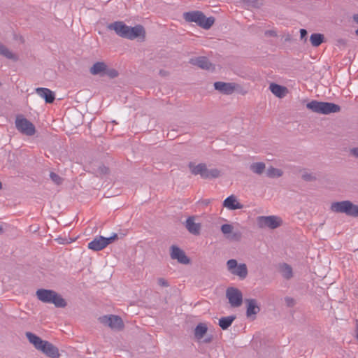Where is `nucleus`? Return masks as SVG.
I'll return each mask as SVG.
<instances>
[{"label": "nucleus", "instance_id": "412c9836", "mask_svg": "<svg viewBox=\"0 0 358 358\" xmlns=\"http://www.w3.org/2000/svg\"><path fill=\"white\" fill-rule=\"evenodd\" d=\"M106 247L104 237L102 236H96L88 243V248L93 251H100Z\"/></svg>", "mask_w": 358, "mask_h": 358}, {"label": "nucleus", "instance_id": "393cba45", "mask_svg": "<svg viewBox=\"0 0 358 358\" xmlns=\"http://www.w3.org/2000/svg\"><path fill=\"white\" fill-rule=\"evenodd\" d=\"M236 317L235 315L221 317L219 320V326L222 328V329L226 330L231 325Z\"/></svg>", "mask_w": 358, "mask_h": 358}, {"label": "nucleus", "instance_id": "39448f33", "mask_svg": "<svg viewBox=\"0 0 358 358\" xmlns=\"http://www.w3.org/2000/svg\"><path fill=\"white\" fill-rule=\"evenodd\" d=\"M306 108L314 113L324 115L336 113L341 111L340 106L336 103L318 101L317 100H313L308 103Z\"/></svg>", "mask_w": 358, "mask_h": 358}, {"label": "nucleus", "instance_id": "a18cd8bd", "mask_svg": "<svg viewBox=\"0 0 358 358\" xmlns=\"http://www.w3.org/2000/svg\"><path fill=\"white\" fill-rule=\"evenodd\" d=\"M211 341H212V337L210 336V337H208V338H205L204 342L206 343H209L211 342Z\"/></svg>", "mask_w": 358, "mask_h": 358}, {"label": "nucleus", "instance_id": "bb28decb", "mask_svg": "<svg viewBox=\"0 0 358 358\" xmlns=\"http://www.w3.org/2000/svg\"><path fill=\"white\" fill-rule=\"evenodd\" d=\"M208 331V327L204 323H199L194 329V336L196 339L200 340L203 338Z\"/></svg>", "mask_w": 358, "mask_h": 358}, {"label": "nucleus", "instance_id": "0eeeda50", "mask_svg": "<svg viewBox=\"0 0 358 358\" xmlns=\"http://www.w3.org/2000/svg\"><path fill=\"white\" fill-rule=\"evenodd\" d=\"M90 73L93 76H107L109 78L113 79L119 76L118 71L112 68H108L103 62H96L90 69Z\"/></svg>", "mask_w": 358, "mask_h": 358}, {"label": "nucleus", "instance_id": "20e7f679", "mask_svg": "<svg viewBox=\"0 0 358 358\" xmlns=\"http://www.w3.org/2000/svg\"><path fill=\"white\" fill-rule=\"evenodd\" d=\"M183 18L187 22H195L198 26L204 29H209L215 22L214 17H206L199 10L185 12L183 13Z\"/></svg>", "mask_w": 358, "mask_h": 358}, {"label": "nucleus", "instance_id": "cd10ccee", "mask_svg": "<svg viewBox=\"0 0 358 358\" xmlns=\"http://www.w3.org/2000/svg\"><path fill=\"white\" fill-rule=\"evenodd\" d=\"M310 41L313 47H318L324 41V36L319 33L312 34L310 36Z\"/></svg>", "mask_w": 358, "mask_h": 358}, {"label": "nucleus", "instance_id": "37998d69", "mask_svg": "<svg viewBox=\"0 0 358 358\" xmlns=\"http://www.w3.org/2000/svg\"><path fill=\"white\" fill-rule=\"evenodd\" d=\"M356 338L358 340V320H356Z\"/></svg>", "mask_w": 358, "mask_h": 358}, {"label": "nucleus", "instance_id": "c03bdc74", "mask_svg": "<svg viewBox=\"0 0 358 358\" xmlns=\"http://www.w3.org/2000/svg\"><path fill=\"white\" fill-rule=\"evenodd\" d=\"M354 21L358 24V14H355L352 17Z\"/></svg>", "mask_w": 358, "mask_h": 358}, {"label": "nucleus", "instance_id": "72a5a7b5", "mask_svg": "<svg viewBox=\"0 0 358 358\" xmlns=\"http://www.w3.org/2000/svg\"><path fill=\"white\" fill-rule=\"evenodd\" d=\"M227 238L231 241H239L241 239V232H233L229 234Z\"/></svg>", "mask_w": 358, "mask_h": 358}, {"label": "nucleus", "instance_id": "f8f14e48", "mask_svg": "<svg viewBox=\"0 0 358 358\" xmlns=\"http://www.w3.org/2000/svg\"><path fill=\"white\" fill-rule=\"evenodd\" d=\"M15 127L20 132L27 136H33L36 132L34 125L24 117H17Z\"/></svg>", "mask_w": 358, "mask_h": 358}, {"label": "nucleus", "instance_id": "49530a36", "mask_svg": "<svg viewBox=\"0 0 358 358\" xmlns=\"http://www.w3.org/2000/svg\"><path fill=\"white\" fill-rule=\"evenodd\" d=\"M338 43L341 44V45H345L346 42H345V39H339L338 41Z\"/></svg>", "mask_w": 358, "mask_h": 358}, {"label": "nucleus", "instance_id": "7c9ffc66", "mask_svg": "<svg viewBox=\"0 0 358 358\" xmlns=\"http://www.w3.org/2000/svg\"><path fill=\"white\" fill-rule=\"evenodd\" d=\"M282 173L283 172L282 170L275 168L273 166H270L266 170V176L271 178L281 177L282 176Z\"/></svg>", "mask_w": 358, "mask_h": 358}, {"label": "nucleus", "instance_id": "1a4fd4ad", "mask_svg": "<svg viewBox=\"0 0 358 358\" xmlns=\"http://www.w3.org/2000/svg\"><path fill=\"white\" fill-rule=\"evenodd\" d=\"M99 321L113 330L120 331L124 328L122 318L117 315H109L99 317Z\"/></svg>", "mask_w": 358, "mask_h": 358}, {"label": "nucleus", "instance_id": "9d476101", "mask_svg": "<svg viewBox=\"0 0 358 358\" xmlns=\"http://www.w3.org/2000/svg\"><path fill=\"white\" fill-rule=\"evenodd\" d=\"M257 223L261 228L266 227L275 229L282 225V220L280 217L275 215L259 216L257 217Z\"/></svg>", "mask_w": 358, "mask_h": 358}, {"label": "nucleus", "instance_id": "9b49d317", "mask_svg": "<svg viewBox=\"0 0 358 358\" xmlns=\"http://www.w3.org/2000/svg\"><path fill=\"white\" fill-rule=\"evenodd\" d=\"M226 297L231 307H240L243 303V294L240 289L234 287H229L226 290Z\"/></svg>", "mask_w": 358, "mask_h": 358}, {"label": "nucleus", "instance_id": "c85d7f7f", "mask_svg": "<svg viewBox=\"0 0 358 358\" xmlns=\"http://www.w3.org/2000/svg\"><path fill=\"white\" fill-rule=\"evenodd\" d=\"M0 55L3 57L16 61L17 57L10 51L3 44L0 43Z\"/></svg>", "mask_w": 358, "mask_h": 358}, {"label": "nucleus", "instance_id": "09e8293b", "mask_svg": "<svg viewBox=\"0 0 358 358\" xmlns=\"http://www.w3.org/2000/svg\"><path fill=\"white\" fill-rule=\"evenodd\" d=\"M289 40H290V36L287 35V36L286 38V41H289Z\"/></svg>", "mask_w": 358, "mask_h": 358}, {"label": "nucleus", "instance_id": "6ab92c4d", "mask_svg": "<svg viewBox=\"0 0 358 358\" xmlns=\"http://www.w3.org/2000/svg\"><path fill=\"white\" fill-rule=\"evenodd\" d=\"M185 227L187 231L193 235L200 234L201 224L194 222V217H189L185 222Z\"/></svg>", "mask_w": 358, "mask_h": 358}, {"label": "nucleus", "instance_id": "c756f323", "mask_svg": "<svg viewBox=\"0 0 358 358\" xmlns=\"http://www.w3.org/2000/svg\"><path fill=\"white\" fill-rule=\"evenodd\" d=\"M92 169L93 172L97 176H102L109 173V169L103 164H99L97 166H94Z\"/></svg>", "mask_w": 358, "mask_h": 358}, {"label": "nucleus", "instance_id": "5701e85b", "mask_svg": "<svg viewBox=\"0 0 358 358\" xmlns=\"http://www.w3.org/2000/svg\"><path fill=\"white\" fill-rule=\"evenodd\" d=\"M240 1L245 5L246 8H261L264 6V0H240Z\"/></svg>", "mask_w": 358, "mask_h": 358}, {"label": "nucleus", "instance_id": "a211bd4d", "mask_svg": "<svg viewBox=\"0 0 358 358\" xmlns=\"http://www.w3.org/2000/svg\"><path fill=\"white\" fill-rule=\"evenodd\" d=\"M36 92L48 103H53L55 99V93L48 88L38 87L36 89Z\"/></svg>", "mask_w": 358, "mask_h": 358}, {"label": "nucleus", "instance_id": "a19ab883", "mask_svg": "<svg viewBox=\"0 0 358 358\" xmlns=\"http://www.w3.org/2000/svg\"><path fill=\"white\" fill-rule=\"evenodd\" d=\"M264 34L266 36H271V37H276L278 36L276 31L274 30H267L265 31Z\"/></svg>", "mask_w": 358, "mask_h": 358}, {"label": "nucleus", "instance_id": "f3484780", "mask_svg": "<svg viewBox=\"0 0 358 358\" xmlns=\"http://www.w3.org/2000/svg\"><path fill=\"white\" fill-rule=\"evenodd\" d=\"M189 64L197 66L201 69L205 70H213L214 67L212 63L210 62L209 59L206 57H197L191 58L189 61Z\"/></svg>", "mask_w": 358, "mask_h": 358}, {"label": "nucleus", "instance_id": "f03ea898", "mask_svg": "<svg viewBox=\"0 0 358 358\" xmlns=\"http://www.w3.org/2000/svg\"><path fill=\"white\" fill-rule=\"evenodd\" d=\"M25 336L29 342L38 351L43 352L47 357L50 358H59L60 354L59 349L49 341H44L36 334L27 331Z\"/></svg>", "mask_w": 358, "mask_h": 358}, {"label": "nucleus", "instance_id": "2eb2a0df", "mask_svg": "<svg viewBox=\"0 0 358 358\" xmlns=\"http://www.w3.org/2000/svg\"><path fill=\"white\" fill-rule=\"evenodd\" d=\"M245 303L247 305L246 316L252 320L255 319V315L260 312V306L257 301L255 299H246Z\"/></svg>", "mask_w": 358, "mask_h": 358}, {"label": "nucleus", "instance_id": "8fccbe9b", "mask_svg": "<svg viewBox=\"0 0 358 358\" xmlns=\"http://www.w3.org/2000/svg\"><path fill=\"white\" fill-rule=\"evenodd\" d=\"M355 34L357 36H358V29L355 31Z\"/></svg>", "mask_w": 358, "mask_h": 358}, {"label": "nucleus", "instance_id": "ea45409f", "mask_svg": "<svg viewBox=\"0 0 358 358\" xmlns=\"http://www.w3.org/2000/svg\"><path fill=\"white\" fill-rule=\"evenodd\" d=\"M350 153L355 158H358V147L352 148L350 150Z\"/></svg>", "mask_w": 358, "mask_h": 358}, {"label": "nucleus", "instance_id": "4468645a", "mask_svg": "<svg viewBox=\"0 0 358 358\" xmlns=\"http://www.w3.org/2000/svg\"><path fill=\"white\" fill-rule=\"evenodd\" d=\"M170 257L172 259H176L180 264H187L190 261L185 252L175 245L170 247Z\"/></svg>", "mask_w": 358, "mask_h": 358}, {"label": "nucleus", "instance_id": "4c0bfd02", "mask_svg": "<svg viewBox=\"0 0 358 358\" xmlns=\"http://www.w3.org/2000/svg\"><path fill=\"white\" fill-rule=\"evenodd\" d=\"M285 302L287 307H293L296 304L295 300L289 296H286L285 298Z\"/></svg>", "mask_w": 358, "mask_h": 358}, {"label": "nucleus", "instance_id": "2f4dec72", "mask_svg": "<svg viewBox=\"0 0 358 358\" xmlns=\"http://www.w3.org/2000/svg\"><path fill=\"white\" fill-rule=\"evenodd\" d=\"M233 226L229 224H224L221 226V231L224 235L226 236V237L232 233L233 231Z\"/></svg>", "mask_w": 358, "mask_h": 358}, {"label": "nucleus", "instance_id": "a878e982", "mask_svg": "<svg viewBox=\"0 0 358 358\" xmlns=\"http://www.w3.org/2000/svg\"><path fill=\"white\" fill-rule=\"evenodd\" d=\"M250 170L255 174L262 175L266 170V164L264 162L252 163Z\"/></svg>", "mask_w": 358, "mask_h": 358}, {"label": "nucleus", "instance_id": "7ed1b4c3", "mask_svg": "<svg viewBox=\"0 0 358 358\" xmlns=\"http://www.w3.org/2000/svg\"><path fill=\"white\" fill-rule=\"evenodd\" d=\"M36 295L38 299L43 303H53L57 308H64L67 303L64 298L52 289H39Z\"/></svg>", "mask_w": 358, "mask_h": 358}, {"label": "nucleus", "instance_id": "f257e3e1", "mask_svg": "<svg viewBox=\"0 0 358 358\" xmlns=\"http://www.w3.org/2000/svg\"><path fill=\"white\" fill-rule=\"evenodd\" d=\"M107 28L113 30L115 34L124 38L134 40L139 36L145 37V31L142 25L129 27L122 21H116L108 24Z\"/></svg>", "mask_w": 358, "mask_h": 358}, {"label": "nucleus", "instance_id": "6e6552de", "mask_svg": "<svg viewBox=\"0 0 358 358\" xmlns=\"http://www.w3.org/2000/svg\"><path fill=\"white\" fill-rule=\"evenodd\" d=\"M227 266L231 274L238 276L241 279H245L248 275V268L245 264L238 265L237 261L231 259L227 261Z\"/></svg>", "mask_w": 358, "mask_h": 358}, {"label": "nucleus", "instance_id": "f704fd0d", "mask_svg": "<svg viewBox=\"0 0 358 358\" xmlns=\"http://www.w3.org/2000/svg\"><path fill=\"white\" fill-rule=\"evenodd\" d=\"M51 180L57 185H60L62 182V178L57 173L51 172L50 174Z\"/></svg>", "mask_w": 358, "mask_h": 358}, {"label": "nucleus", "instance_id": "423d86ee", "mask_svg": "<svg viewBox=\"0 0 358 358\" xmlns=\"http://www.w3.org/2000/svg\"><path fill=\"white\" fill-rule=\"evenodd\" d=\"M188 166L193 175H199L203 179L217 178L220 176V171L217 169H208L204 163L195 165L193 162H190Z\"/></svg>", "mask_w": 358, "mask_h": 358}, {"label": "nucleus", "instance_id": "4be33fe9", "mask_svg": "<svg viewBox=\"0 0 358 358\" xmlns=\"http://www.w3.org/2000/svg\"><path fill=\"white\" fill-rule=\"evenodd\" d=\"M271 92L277 97L282 98L285 95L287 88L275 83H271L269 86Z\"/></svg>", "mask_w": 358, "mask_h": 358}, {"label": "nucleus", "instance_id": "e433bc0d", "mask_svg": "<svg viewBox=\"0 0 358 358\" xmlns=\"http://www.w3.org/2000/svg\"><path fill=\"white\" fill-rule=\"evenodd\" d=\"M157 284L162 287H168L170 285L169 282L164 278H159Z\"/></svg>", "mask_w": 358, "mask_h": 358}, {"label": "nucleus", "instance_id": "aec40b11", "mask_svg": "<svg viewBox=\"0 0 358 358\" xmlns=\"http://www.w3.org/2000/svg\"><path fill=\"white\" fill-rule=\"evenodd\" d=\"M223 206L229 210L241 209L243 207L234 195H231L225 199L223 202Z\"/></svg>", "mask_w": 358, "mask_h": 358}, {"label": "nucleus", "instance_id": "ddd939ff", "mask_svg": "<svg viewBox=\"0 0 358 358\" xmlns=\"http://www.w3.org/2000/svg\"><path fill=\"white\" fill-rule=\"evenodd\" d=\"M352 202L349 200L333 202L330 209L336 213H345L346 215H351Z\"/></svg>", "mask_w": 358, "mask_h": 358}, {"label": "nucleus", "instance_id": "b1692460", "mask_svg": "<svg viewBox=\"0 0 358 358\" xmlns=\"http://www.w3.org/2000/svg\"><path fill=\"white\" fill-rule=\"evenodd\" d=\"M280 272L282 277L287 280H289L293 276L292 268L286 263L280 266Z\"/></svg>", "mask_w": 358, "mask_h": 358}, {"label": "nucleus", "instance_id": "473e14b6", "mask_svg": "<svg viewBox=\"0 0 358 358\" xmlns=\"http://www.w3.org/2000/svg\"><path fill=\"white\" fill-rule=\"evenodd\" d=\"M301 178L303 180L307 182H312L316 180L317 178L315 175L310 173H303L301 176Z\"/></svg>", "mask_w": 358, "mask_h": 358}, {"label": "nucleus", "instance_id": "de8ad7c7", "mask_svg": "<svg viewBox=\"0 0 358 358\" xmlns=\"http://www.w3.org/2000/svg\"><path fill=\"white\" fill-rule=\"evenodd\" d=\"M3 232V229L1 227H0V234H1Z\"/></svg>", "mask_w": 358, "mask_h": 358}, {"label": "nucleus", "instance_id": "3c124183", "mask_svg": "<svg viewBox=\"0 0 358 358\" xmlns=\"http://www.w3.org/2000/svg\"><path fill=\"white\" fill-rule=\"evenodd\" d=\"M2 188V183L0 181V189Z\"/></svg>", "mask_w": 358, "mask_h": 358}, {"label": "nucleus", "instance_id": "79ce46f5", "mask_svg": "<svg viewBox=\"0 0 358 358\" xmlns=\"http://www.w3.org/2000/svg\"><path fill=\"white\" fill-rule=\"evenodd\" d=\"M307 31L304 29H300V36H301V38L303 39L305 38V40L306 41V36H307Z\"/></svg>", "mask_w": 358, "mask_h": 358}, {"label": "nucleus", "instance_id": "c9c22d12", "mask_svg": "<svg viewBox=\"0 0 358 358\" xmlns=\"http://www.w3.org/2000/svg\"><path fill=\"white\" fill-rule=\"evenodd\" d=\"M116 239H117V234H113V236H110L108 238H105L104 237V242H105L106 246H108L109 244L113 243Z\"/></svg>", "mask_w": 358, "mask_h": 358}, {"label": "nucleus", "instance_id": "58836bf2", "mask_svg": "<svg viewBox=\"0 0 358 358\" xmlns=\"http://www.w3.org/2000/svg\"><path fill=\"white\" fill-rule=\"evenodd\" d=\"M350 217H358V204L352 203Z\"/></svg>", "mask_w": 358, "mask_h": 358}, {"label": "nucleus", "instance_id": "dca6fc26", "mask_svg": "<svg viewBox=\"0 0 358 358\" xmlns=\"http://www.w3.org/2000/svg\"><path fill=\"white\" fill-rule=\"evenodd\" d=\"M236 85H237L234 83H224L221 81L214 83V87L216 90L227 95L233 94L236 90Z\"/></svg>", "mask_w": 358, "mask_h": 358}]
</instances>
